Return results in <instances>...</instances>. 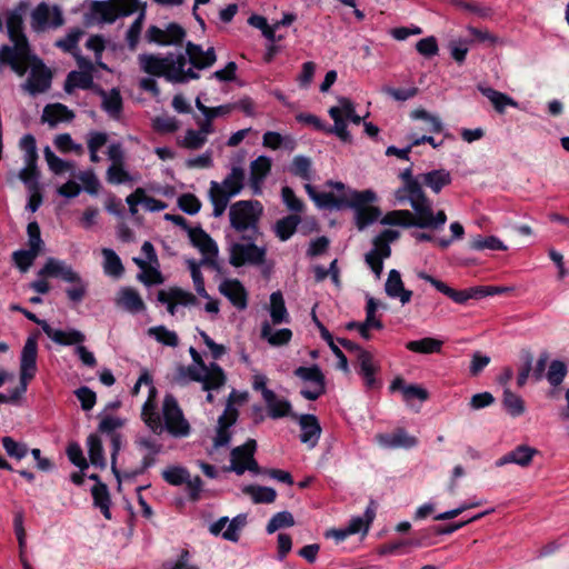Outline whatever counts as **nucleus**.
Returning a JSON list of instances; mask_svg holds the SVG:
<instances>
[{"mask_svg":"<svg viewBox=\"0 0 569 569\" xmlns=\"http://www.w3.org/2000/svg\"><path fill=\"white\" fill-rule=\"evenodd\" d=\"M140 68L152 77H163L172 83H187L200 78V70L212 67L217 61L213 47L207 50L200 44L187 42L184 52L167 56L143 53L138 57Z\"/></svg>","mask_w":569,"mask_h":569,"instance_id":"1","label":"nucleus"},{"mask_svg":"<svg viewBox=\"0 0 569 569\" xmlns=\"http://www.w3.org/2000/svg\"><path fill=\"white\" fill-rule=\"evenodd\" d=\"M157 389L151 387L148 399L142 406L141 418L147 427L156 435L167 431L174 438H186L191 432V426L186 419L177 399L168 393L161 407V416L156 403Z\"/></svg>","mask_w":569,"mask_h":569,"instance_id":"2","label":"nucleus"},{"mask_svg":"<svg viewBox=\"0 0 569 569\" xmlns=\"http://www.w3.org/2000/svg\"><path fill=\"white\" fill-rule=\"evenodd\" d=\"M23 11L24 4L20 3L17 8L7 12V30L13 46L4 44L0 47V72L7 64L19 76H23L27 72L30 47L22 28Z\"/></svg>","mask_w":569,"mask_h":569,"instance_id":"3","label":"nucleus"},{"mask_svg":"<svg viewBox=\"0 0 569 569\" xmlns=\"http://www.w3.org/2000/svg\"><path fill=\"white\" fill-rule=\"evenodd\" d=\"M38 357V343L32 337L24 342L20 355L19 386L8 391L0 392V403H18L28 389L29 382L36 377ZM10 378L7 371H0V388Z\"/></svg>","mask_w":569,"mask_h":569,"instance_id":"4","label":"nucleus"},{"mask_svg":"<svg viewBox=\"0 0 569 569\" xmlns=\"http://www.w3.org/2000/svg\"><path fill=\"white\" fill-rule=\"evenodd\" d=\"M399 178L402 183L393 192L395 203L399 206L409 204L412 210L428 213L429 204H432V201L421 186V173L413 176L412 168L409 167L400 172Z\"/></svg>","mask_w":569,"mask_h":569,"instance_id":"5","label":"nucleus"},{"mask_svg":"<svg viewBox=\"0 0 569 569\" xmlns=\"http://www.w3.org/2000/svg\"><path fill=\"white\" fill-rule=\"evenodd\" d=\"M447 222V214L443 210L433 211L429 204L428 213L413 212L409 210H393L385 214L381 223L386 226L418 227L422 229L440 230Z\"/></svg>","mask_w":569,"mask_h":569,"instance_id":"6","label":"nucleus"},{"mask_svg":"<svg viewBox=\"0 0 569 569\" xmlns=\"http://www.w3.org/2000/svg\"><path fill=\"white\" fill-rule=\"evenodd\" d=\"M192 358V365L181 368V375L187 376L190 380L201 382L203 390H217L226 383V375L222 368L216 362L206 365L200 353L193 348H189Z\"/></svg>","mask_w":569,"mask_h":569,"instance_id":"7","label":"nucleus"},{"mask_svg":"<svg viewBox=\"0 0 569 569\" xmlns=\"http://www.w3.org/2000/svg\"><path fill=\"white\" fill-rule=\"evenodd\" d=\"M243 169L240 167H233L230 173L221 182H210L209 197L213 207L212 213L214 217L223 214L230 199L237 196L243 188Z\"/></svg>","mask_w":569,"mask_h":569,"instance_id":"8","label":"nucleus"},{"mask_svg":"<svg viewBox=\"0 0 569 569\" xmlns=\"http://www.w3.org/2000/svg\"><path fill=\"white\" fill-rule=\"evenodd\" d=\"M262 213V206L257 200L237 201L230 207L229 218L231 227L238 232H257V223Z\"/></svg>","mask_w":569,"mask_h":569,"instance_id":"9","label":"nucleus"},{"mask_svg":"<svg viewBox=\"0 0 569 569\" xmlns=\"http://www.w3.org/2000/svg\"><path fill=\"white\" fill-rule=\"evenodd\" d=\"M329 116L335 124L327 129V131L335 133L343 142H349L351 136L347 129V120L355 124H360L361 122V117L356 113L355 104L347 98H340L338 106L329 109Z\"/></svg>","mask_w":569,"mask_h":569,"instance_id":"10","label":"nucleus"},{"mask_svg":"<svg viewBox=\"0 0 569 569\" xmlns=\"http://www.w3.org/2000/svg\"><path fill=\"white\" fill-rule=\"evenodd\" d=\"M64 21L62 9L48 2L39 3L30 13V27L38 33L57 30Z\"/></svg>","mask_w":569,"mask_h":569,"instance_id":"11","label":"nucleus"},{"mask_svg":"<svg viewBox=\"0 0 569 569\" xmlns=\"http://www.w3.org/2000/svg\"><path fill=\"white\" fill-rule=\"evenodd\" d=\"M266 256V248L256 246L251 239L243 238L230 246V263L234 267L261 266Z\"/></svg>","mask_w":569,"mask_h":569,"instance_id":"12","label":"nucleus"},{"mask_svg":"<svg viewBox=\"0 0 569 569\" xmlns=\"http://www.w3.org/2000/svg\"><path fill=\"white\" fill-rule=\"evenodd\" d=\"M295 375L305 382L300 395L307 400H317L326 393V378L318 366L298 367Z\"/></svg>","mask_w":569,"mask_h":569,"instance_id":"13","label":"nucleus"},{"mask_svg":"<svg viewBox=\"0 0 569 569\" xmlns=\"http://www.w3.org/2000/svg\"><path fill=\"white\" fill-rule=\"evenodd\" d=\"M256 447V440L249 439L242 446L233 448L231 451L230 470L234 471L237 475H242L244 471L259 473V466L253 458Z\"/></svg>","mask_w":569,"mask_h":569,"instance_id":"14","label":"nucleus"},{"mask_svg":"<svg viewBox=\"0 0 569 569\" xmlns=\"http://www.w3.org/2000/svg\"><path fill=\"white\" fill-rule=\"evenodd\" d=\"M27 71L30 70V74L24 83V89L31 94L44 92L51 83V72L43 64V62L36 56L30 53V58L27 62Z\"/></svg>","mask_w":569,"mask_h":569,"instance_id":"15","label":"nucleus"},{"mask_svg":"<svg viewBox=\"0 0 569 569\" xmlns=\"http://www.w3.org/2000/svg\"><path fill=\"white\" fill-rule=\"evenodd\" d=\"M157 300L166 305L171 316L177 315L179 307H193L198 300L196 296L180 287H170L158 291Z\"/></svg>","mask_w":569,"mask_h":569,"instance_id":"16","label":"nucleus"},{"mask_svg":"<svg viewBox=\"0 0 569 569\" xmlns=\"http://www.w3.org/2000/svg\"><path fill=\"white\" fill-rule=\"evenodd\" d=\"M144 258H133V262L142 270L138 279L144 284L161 282V274L151 264H158L157 254L151 242L146 241L141 248Z\"/></svg>","mask_w":569,"mask_h":569,"instance_id":"17","label":"nucleus"},{"mask_svg":"<svg viewBox=\"0 0 569 569\" xmlns=\"http://www.w3.org/2000/svg\"><path fill=\"white\" fill-rule=\"evenodd\" d=\"M237 418L238 410L234 408L233 403L229 401L223 413L218 419L217 435L213 439V446L216 448L224 447L230 442L231 432L229 429L236 423Z\"/></svg>","mask_w":569,"mask_h":569,"instance_id":"18","label":"nucleus"},{"mask_svg":"<svg viewBox=\"0 0 569 569\" xmlns=\"http://www.w3.org/2000/svg\"><path fill=\"white\" fill-rule=\"evenodd\" d=\"M41 277L60 278L66 282H79L80 276L70 264L57 258H48L42 269L39 271Z\"/></svg>","mask_w":569,"mask_h":569,"instance_id":"19","label":"nucleus"},{"mask_svg":"<svg viewBox=\"0 0 569 569\" xmlns=\"http://www.w3.org/2000/svg\"><path fill=\"white\" fill-rule=\"evenodd\" d=\"M219 292L238 310L248 306V292L238 279H224L219 283Z\"/></svg>","mask_w":569,"mask_h":569,"instance_id":"20","label":"nucleus"},{"mask_svg":"<svg viewBox=\"0 0 569 569\" xmlns=\"http://www.w3.org/2000/svg\"><path fill=\"white\" fill-rule=\"evenodd\" d=\"M43 332L50 338L53 342L61 346H76L83 343L86 341V336L81 331L77 329H54L48 322L42 323Z\"/></svg>","mask_w":569,"mask_h":569,"instance_id":"21","label":"nucleus"},{"mask_svg":"<svg viewBox=\"0 0 569 569\" xmlns=\"http://www.w3.org/2000/svg\"><path fill=\"white\" fill-rule=\"evenodd\" d=\"M376 441L382 448H413L417 446L418 440L416 437L410 436L406 430L398 429L392 433H379L376 436Z\"/></svg>","mask_w":569,"mask_h":569,"instance_id":"22","label":"nucleus"},{"mask_svg":"<svg viewBox=\"0 0 569 569\" xmlns=\"http://www.w3.org/2000/svg\"><path fill=\"white\" fill-rule=\"evenodd\" d=\"M299 426L301 429L300 441L308 446V448H315L321 436V426L319 420L313 415H301L299 417Z\"/></svg>","mask_w":569,"mask_h":569,"instance_id":"23","label":"nucleus"},{"mask_svg":"<svg viewBox=\"0 0 569 569\" xmlns=\"http://www.w3.org/2000/svg\"><path fill=\"white\" fill-rule=\"evenodd\" d=\"M114 301L119 308L130 313L142 312L146 309L140 293L131 287L120 288Z\"/></svg>","mask_w":569,"mask_h":569,"instance_id":"24","label":"nucleus"},{"mask_svg":"<svg viewBox=\"0 0 569 569\" xmlns=\"http://www.w3.org/2000/svg\"><path fill=\"white\" fill-rule=\"evenodd\" d=\"M271 170V159L266 156H260L250 163V188L253 194L262 192L261 186L263 180Z\"/></svg>","mask_w":569,"mask_h":569,"instance_id":"25","label":"nucleus"},{"mask_svg":"<svg viewBox=\"0 0 569 569\" xmlns=\"http://www.w3.org/2000/svg\"><path fill=\"white\" fill-rule=\"evenodd\" d=\"M137 10V0H111L101 7L104 22H113L120 16H129Z\"/></svg>","mask_w":569,"mask_h":569,"instance_id":"26","label":"nucleus"},{"mask_svg":"<svg viewBox=\"0 0 569 569\" xmlns=\"http://www.w3.org/2000/svg\"><path fill=\"white\" fill-rule=\"evenodd\" d=\"M418 278L429 282L432 287H435L439 292L443 293L448 298H450L456 303L463 305L468 300H470L469 288L465 290H456L449 287L441 280L436 279L435 277L426 273L425 271H419L417 273Z\"/></svg>","mask_w":569,"mask_h":569,"instance_id":"27","label":"nucleus"},{"mask_svg":"<svg viewBox=\"0 0 569 569\" xmlns=\"http://www.w3.org/2000/svg\"><path fill=\"white\" fill-rule=\"evenodd\" d=\"M391 253L390 246L376 237L373 240V248L366 254V262L379 278L383 269V259L388 258Z\"/></svg>","mask_w":569,"mask_h":569,"instance_id":"28","label":"nucleus"},{"mask_svg":"<svg viewBox=\"0 0 569 569\" xmlns=\"http://www.w3.org/2000/svg\"><path fill=\"white\" fill-rule=\"evenodd\" d=\"M385 290L390 298L399 299L401 305L410 302L412 297V291L405 289L400 272L396 269L390 270Z\"/></svg>","mask_w":569,"mask_h":569,"instance_id":"29","label":"nucleus"},{"mask_svg":"<svg viewBox=\"0 0 569 569\" xmlns=\"http://www.w3.org/2000/svg\"><path fill=\"white\" fill-rule=\"evenodd\" d=\"M452 182V176L450 171L446 169H435L421 173V186H426L433 193L438 194L443 188Z\"/></svg>","mask_w":569,"mask_h":569,"instance_id":"30","label":"nucleus"},{"mask_svg":"<svg viewBox=\"0 0 569 569\" xmlns=\"http://www.w3.org/2000/svg\"><path fill=\"white\" fill-rule=\"evenodd\" d=\"M188 234L194 247L208 258L212 259L218 254V246L212 238L201 228L188 229Z\"/></svg>","mask_w":569,"mask_h":569,"instance_id":"31","label":"nucleus"},{"mask_svg":"<svg viewBox=\"0 0 569 569\" xmlns=\"http://www.w3.org/2000/svg\"><path fill=\"white\" fill-rule=\"evenodd\" d=\"M74 118V113L64 104L53 103L44 107L41 120L48 123L51 128L60 122H68Z\"/></svg>","mask_w":569,"mask_h":569,"instance_id":"32","label":"nucleus"},{"mask_svg":"<svg viewBox=\"0 0 569 569\" xmlns=\"http://www.w3.org/2000/svg\"><path fill=\"white\" fill-rule=\"evenodd\" d=\"M260 337L273 347H280L289 343L292 338V331L288 328L277 329L272 328V323L264 321L261 325Z\"/></svg>","mask_w":569,"mask_h":569,"instance_id":"33","label":"nucleus"},{"mask_svg":"<svg viewBox=\"0 0 569 569\" xmlns=\"http://www.w3.org/2000/svg\"><path fill=\"white\" fill-rule=\"evenodd\" d=\"M360 371L359 373L365 380V385L368 389H373L378 386V382L375 378V375L377 372V365L373 360V357L368 351H359V355L357 356Z\"/></svg>","mask_w":569,"mask_h":569,"instance_id":"34","label":"nucleus"},{"mask_svg":"<svg viewBox=\"0 0 569 569\" xmlns=\"http://www.w3.org/2000/svg\"><path fill=\"white\" fill-rule=\"evenodd\" d=\"M136 445L143 455V468L151 467L156 461V456L161 451L162 446L152 437H139L136 440Z\"/></svg>","mask_w":569,"mask_h":569,"instance_id":"35","label":"nucleus"},{"mask_svg":"<svg viewBox=\"0 0 569 569\" xmlns=\"http://www.w3.org/2000/svg\"><path fill=\"white\" fill-rule=\"evenodd\" d=\"M269 313L272 325L289 323L290 317L280 291L270 295Z\"/></svg>","mask_w":569,"mask_h":569,"instance_id":"36","label":"nucleus"},{"mask_svg":"<svg viewBox=\"0 0 569 569\" xmlns=\"http://www.w3.org/2000/svg\"><path fill=\"white\" fill-rule=\"evenodd\" d=\"M478 90L492 103L499 113H503L507 107H518V103L511 97L490 87L478 86Z\"/></svg>","mask_w":569,"mask_h":569,"instance_id":"37","label":"nucleus"},{"mask_svg":"<svg viewBox=\"0 0 569 569\" xmlns=\"http://www.w3.org/2000/svg\"><path fill=\"white\" fill-rule=\"evenodd\" d=\"M305 189L308 196L320 209H339L343 204V201L333 196L331 192H318L309 183L305 186Z\"/></svg>","mask_w":569,"mask_h":569,"instance_id":"38","label":"nucleus"},{"mask_svg":"<svg viewBox=\"0 0 569 569\" xmlns=\"http://www.w3.org/2000/svg\"><path fill=\"white\" fill-rule=\"evenodd\" d=\"M376 517V506L371 501L365 510L363 516L353 517L347 526L349 533L356 535L359 532L367 533L371 522Z\"/></svg>","mask_w":569,"mask_h":569,"instance_id":"39","label":"nucleus"},{"mask_svg":"<svg viewBox=\"0 0 569 569\" xmlns=\"http://www.w3.org/2000/svg\"><path fill=\"white\" fill-rule=\"evenodd\" d=\"M242 492L250 497L253 503H272L277 498L273 488L248 485L242 488Z\"/></svg>","mask_w":569,"mask_h":569,"instance_id":"40","label":"nucleus"},{"mask_svg":"<svg viewBox=\"0 0 569 569\" xmlns=\"http://www.w3.org/2000/svg\"><path fill=\"white\" fill-rule=\"evenodd\" d=\"M502 406L507 413L513 418L522 416L526 411L523 399L509 388L503 389Z\"/></svg>","mask_w":569,"mask_h":569,"instance_id":"41","label":"nucleus"},{"mask_svg":"<svg viewBox=\"0 0 569 569\" xmlns=\"http://www.w3.org/2000/svg\"><path fill=\"white\" fill-rule=\"evenodd\" d=\"M103 256V271L107 276L119 278L122 276L124 269L119 256L109 248L102 249Z\"/></svg>","mask_w":569,"mask_h":569,"instance_id":"42","label":"nucleus"},{"mask_svg":"<svg viewBox=\"0 0 569 569\" xmlns=\"http://www.w3.org/2000/svg\"><path fill=\"white\" fill-rule=\"evenodd\" d=\"M470 248L476 251H505L508 247L496 236H476L470 241Z\"/></svg>","mask_w":569,"mask_h":569,"instance_id":"43","label":"nucleus"},{"mask_svg":"<svg viewBox=\"0 0 569 569\" xmlns=\"http://www.w3.org/2000/svg\"><path fill=\"white\" fill-rule=\"evenodd\" d=\"M442 341L435 338H423L420 340H412L406 345V348L417 353H438L441 351Z\"/></svg>","mask_w":569,"mask_h":569,"instance_id":"44","label":"nucleus"},{"mask_svg":"<svg viewBox=\"0 0 569 569\" xmlns=\"http://www.w3.org/2000/svg\"><path fill=\"white\" fill-rule=\"evenodd\" d=\"M102 108L112 118H118L122 110V99L119 90L111 89L110 91L101 92Z\"/></svg>","mask_w":569,"mask_h":569,"instance_id":"45","label":"nucleus"},{"mask_svg":"<svg viewBox=\"0 0 569 569\" xmlns=\"http://www.w3.org/2000/svg\"><path fill=\"white\" fill-rule=\"evenodd\" d=\"M147 335L163 346L176 348L179 345L178 335L164 326L150 327Z\"/></svg>","mask_w":569,"mask_h":569,"instance_id":"46","label":"nucleus"},{"mask_svg":"<svg viewBox=\"0 0 569 569\" xmlns=\"http://www.w3.org/2000/svg\"><path fill=\"white\" fill-rule=\"evenodd\" d=\"M91 493L94 506L101 510L107 519H110V497L107 486L98 482L96 486H93Z\"/></svg>","mask_w":569,"mask_h":569,"instance_id":"47","label":"nucleus"},{"mask_svg":"<svg viewBox=\"0 0 569 569\" xmlns=\"http://www.w3.org/2000/svg\"><path fill=\"white\" fill-rule=\"evenodd\" d=\"M82 36L83 31L80 28H72L63 38L58 39L54 46L74 56V53H78V43Z\"/></svg>","mask_w":569,"mask_h":569,"instance_id":"48","label":"nucleus"},{"mask_svg":"<svg viewBox=\"0 0 569 569\" xmlns=\"http://www.w3.org/2000/svg\"><path fill=\"white\" fill-rule=\"evenodd\" d=\"M90 462L99 468L106 467V458L100 438L97 435H90L87 439Z\"/></svg>","mask_w":569,"mask_h":569,"instance_id":"49","label":"nucleus"},{"mask_svg":"<svg viewBox=\"0 0 569 569\" xmlns=\"http://www.w3.org/2000/svg\"><path fill=\"white\" fill-rule=\"evenodd\" d=\"M207 141L208 139L198 130L188 129L182 137L177 139V144L188 150H199L207 143Z\"/></svg>","mask_w":569,"mask_h":569,"instance_id":"50","label":"nucleus"},{"mask_svg":"<svg viewBox=\"0 0 569 569\" xmlns=\"http://www.w3.org/2000/svg\"><path fill=\"white\" fill-rule=\"evenodd\" d=\"M196 107L197 109L202 113L203 117L216 119L218 117H224L231 113L236 109V104L227 103L221 104L218 107H207L202 100L201 97L198 96L196 98Z\"/></svg>","mask_w":569,"mask_h":569,"instance_id":"51","label":"nucleus"},{"mask_svg":"<svg viewBox=\"0 0 569 569\" xmlns=\"http://www.w3.org/2000/svg\"><path fill=\"white\" fill-rule=\"evenodd\" d=\"M93 84V74L90 72L71 71L66 81V90L70 92L73 88L89 89Z\"/></svg>","mask_w":569,"mask_h":569,"instance_id":"52","label":"nucleus"},{"mask_svg":"<svg viewBox=\"0 0 569 569\" xmlns=\"http://www.w3.org/2000/svg\"><path fill=\"white\" fill-rule=\"evenodd\" d=\"M19 147L23 152V161L24 164L32 166L37 164L38 161V151H37V142L32 134H24L20 141Z\"/></svg>","mask_w":569,"mask_h":569,"instance_id":"53","label":"nucleus"},{"mask_svg":"<svg viewBox=\"0 0 569 569\" xmlns=\"http://www.w3.org/2000/svg\"><path fill=\"white\" fill-rule=\"evenodd\" d=\"M43 154L49 169L56 174H61L73 169L72 162L66 161L56 156L54 152L50 149V147H46L43 149Z\"/></svg>","mask_w":569,"mask_h":569,"instance_id":"54","label":"nucleus"},{"mask_svg":"<svg viewBox=\"0 0 569 569\" xmlns=\"http://www.w3.org/2000/svg\"><path fill=\"white\" fill-rule=\"evenodd\" d=\"M268 413L272 419H279L289 416L291 412V403L283 398H278L273 392V399L264 401Z\"/></svg>","mask_w":569,"mask_h":569,"instance_id":"55","label":"nucleus"},{"mask_svg":"<svg viewBox=\"0 0 569 569\" xmlns=\"http://www.w3.org/2000/svg\"><path fill=\"white\" fill-rule=\"evenodd\" d=\"M300 219L297 216H288L279 220L276 224V234L280 240H288L296 231Z\"/></svg>","mask_w":569,"mask_h":569,"instance_id":"56","label":"nucleus"},{"mask_svg":"<svg viewBox=\"0 0 569 569\" xmlns=\"http://www.w3.org/2000/svg\"><path fill=\"white\" fill-rule=\"evenodd\" d=\"M295 525V519L291 512L280 511L271 517L269 520L266 531L271 535L282 528H289Z\"/></svg>","mask_w":569,"mask_h":569,"instance_id":"57","label":"nucleus"},{"mask_svg":"<svg viewBox=\"0 0 569 569\" xmlns=\"http://www.w3.org/2000/svg\"><path fill=\"white\" fill-rule=\"evenodd\" d=\"M1 443L7 455L17 460L23 459L29 452L26 443L16 441L13 438L8 436L2 437Z\"/></svg>","mask_w":569,"mask_h":569,"instance_id":"58","label":"nucleus"},{"mask_svg":"<svg viewBox=\"0 0 569 569\" xmlns=\"http://www.w3.org/2000/svg\"><path fill=\"white\" fill-rule=\"evenodd\" d=\"M567 366L561 360H552L547 371V380L552 387H558L562 383L567 375Z\"/></svg>","mask_w":569,"mask_h":569,"instance_id":"59","label":"nucleus"},{"mask_svg":"<svg viewBox=\"0 0 569 569\" xmlns=\"http://www.w3.org/2000/svg\"><path fill=\"white\" fill-rule=\"evenodd\" d=\"M180 127V122L172 116H158L152 119V128L159 133H172Z\"/></svg>","mask_w":569,"mask_h":569,"instance_id":"60","label":"nucleus"},{"mask_svg":"<svg viewBox=\"0 0 569 569\" xmlns=\"http://www.w3.org/2000/svg\"><path fill=\"white\" fill-rule=\"evenodd\" d=\"M537 453V449L521 445L511 451V459L520 467H528Z\"/></svg>","mask_w":569,"mask_h":569,"instance_id":"61","label":"nucleus"},{"mask_svg":"<svg viewBox=\"0 0 569 569\" xmlns=\"http://www.w3.org/2000/svg\"><path fill=\"white\" fill-rule=\"evenodd\" d=\"M39 252V250H36L33 248H29L28 250L14 251L13 261L22 272H26L32 266Z\"/></svg>","mask_w":569,"mask_h":569,"instance_id":"62","label":"nucleus"},{"mask_svg":"<svg viewBox=\"0 0 569 569\" xmlns=\"http://www.w3.org/2000/svg\"><path fill=\"white\" fill-rule=\"evenodd\" d=\"M162 477L168 483L180 486L188 480L189 472L183 467L172 466L162 471Z\"/></svg>","mask_w":569,"mask_h":569,"instance_id":"63","label":"nucleus"},{"mask_svg":"<svg viewBox=\"0 0 569 569\" xmlns=\"http://www.w3.org/2000/svg\"><path fill=\"white\" fill-rule=\"evenodd\" d=\"M246 521H247L246 515H238L232 520H230V521L228 520L227 528L222 532V537L229 541H233V542L238 541L239 533H240L241 529L244 527Z\"/></svg>","mask_w":569,"mask_h":569,"instance_id":"64","label":"nucleus"}]
</instances>
